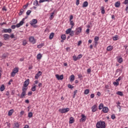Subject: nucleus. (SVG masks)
I'll use <instances>...</instances> for the list:
<instances>
[{
    "label": "nucleus",
    "mask_w": 128,
    "mask_h": 128,
    "mask_svg": "<svg viewBox=\"0 0 128 128\" xmlns=\"http://www.w3.org/2000/svg\"><path fill=\"white\" fill-rule=\"evenodd\" d=\"M96 108H98V106L96 105H94L92 106V112H94L96 111Z\"/></svg>",
    "instance_id": "nucleus-14"
},
{
    "label": "nucleus",
    "mask_w": 128,
    "mask_h": 128,
    "mask_svg": "<svg viewBox=\"0 0 128 128\" xmlns=\"http://www.w3.org/2000/svg\"><path fill=\"white\" fill-rule=\"evenodd\" d=\"M32 12V10H28L26 12V14H27V16H30V14Z\"/></svg>",
    "instance_id": "nucleus-43"
},
{
    "label": "nucleus",
    "mask_w": 128,
    "mask_h": 128,
    "mask_svg": "<svg viewBox=\"0 0 128 128\" xmlns=\"http://www.w3.org/2000/svg\"><path fill=\"white\" fill-rule=\"evenodd\" d=\"M81 116H82V118H81L80 120L81 122H84L85 120H86V116H84V114H82L81 115Z\"/></svg>",
    "instance_id": "nucleus-10"
},
{
    "label": "nucleus",
    "mask_w": 128,
    "mask_h": 128,
    "mask_svg": "<svg viewBox=\"0 0 128 128\" xmlns=\"http://www.w3.org/2000/svg\"><path fill=\"white\" fill-rule=\"evenodd\" d=\"M102 112L105 113L108 112V107H104L102 108Z\"/></svg>",
    "instance_id": "nucleus-17"
},
{
    "label": "nucleus",
    "mask_w": 128,
    "mask_h": 128,
    "mask_svg": "<svg viewBox=\"0 0 128 128\" xmlns=\"http://www.w3.org/2000/svg\"><path fill=\"white\" fill-rule=\"evenodd\" d=\"M42 54H38L37 55V60H40V58H42Z\"/></svg>",
    "instance_id": "nucleus-28"
},
{
    "label": "nucleus",
    "mask_w": 128,
    "mask_h": 128,
    "mask_svg": "<svg viewBox=\"0 0 128 128\" xmlns=\"http://www.w3.org/2000/svg\"><path fill=\"white\" fill-rule=\"evenodd\" d=\"M99 110H102V108H104V104L102 103H101L100 106H98Z\"/></svg>",
    "instance_id": "nucleus-31"
},
{
    "label": "nucleus",
    "mask_w": 128,
    "mask_h": 128,
    "mask_svg": "<svg viewBox=\"0 0 128 128\" xmlns=\"http://www.w3.org/2000/svg\"><path fill=\"white\" fill-rule=\"evenodd\" d=\"M4 40H10V35L8 34H4L3 35Z\"/></svg>",
    "instance_id": "nucleus-11"
},
{
    "label": "nucleus",
    "mask_w": 128,
    "mask_h": 128,
    "mask_svg": "<svg viewBox=\"0 0 128 128\" xmlns=\"http://www.w3.org/2000/svg\"><path fill=\"white\" fill-rule=\"evenodd\" d=\"M61 38L63 40H64L66 38V34L62 35Z\"/></svg>",
    "instance_id": "nucleus-33"
},
{
    "label": "nucleus",
    "mask_w": 128,
    "mask_h": 128,
    "mask_svg": "<svg viewBox=\"0 0 128 128\" xmlns=\"http://www.w3.org/2000/svg\"><path fill=\"white\" fill-rule=\"evenodd\" d=\"M30 84V79L26 80L24 82L22 86V88H26L27 86Z\"/></svg>",
    "instance_id": "nucleus-4"
},
{
    "label": "nucleus",
    "mask_w": 128,
    "mask_h": 128,
    "mask_svg": "<svg viewBox=\"0 0 128 128\" xmlns=\"http://www.w3.org/2000/svg\"><path fill=\"white\" fill-rule=\"evenodd\" d=\"M113 84H114V86H118V84H120V83L117 82H113Z\"/></svg>",
    "instance_id": "nucleus-46"
},
{
    "label": "nucleus",
    "mask_w": 128,
    "mask_h": 128,
    "mask_svg": "<svg viewBox=\"0 0 128 128\" xmlns=\"http://www.w3.org/2000/svg\"><path fill=\"white\" fill-rule=\"evenodd\" d=\"M96 128H106V122L104 121H99L96 124Z\"/></svg>",
    "instance_id": "nucleus-1"
},
{
    "label": "nucleus",
    "mask_w": 128,
    "mask_h": 128,
    "mask_svg": "<svg viewBox=\"0 0 128 128\" xmlns=\"http://www.w3.org/2000/svg\"><path fill=\"white\" fill-rule=\"evenodd\" d=\"M80 32H82V28L80 27L76 28L75 34H76V36H78Z\"/></svg>",
    "instance_id": "nucleus-7"
},
{
    "label": "nucleus",
    "mask_w": 128,
    "mask_h": 128,
    "mask_svg": "<svg viewBox=\"0 0 128 128\" xmlns=\"http://www.w3.org/2000/svg\"><path fill=\"white\" fill-rule=\"evenodd\" d=\"M2 32H4V33L8 32V34H10V32H12V29L11 28L4 29L2 30Z\"/></svg>",
    "instance_id": "nucleus-12"
},
{
    "label": "nucleus",
    "mask_w": 128,
    "mask_h": 128,
    "mask_svg": "<svg viewBox=\"0 0 128 128\" xmlns=\"http://www.w3.org/2000/svg\"><path fill=\"white\" fill-rule=\"evenodd\" d=\"M24 111H21L20 112V116H24Z\"/></svg>",
    "instance_id": "nucleus-57"
},
{
    "label": "nucleus",
    "mask_w": 128,
    "mask_h": 128,
    "mask_svg": "<svg viewBox=\"0 0 128 128\" xmlns=\"http://www.w3.org/2000/svg\"><path fill=\"white\" fill-rule=\"evenodd\" d=\"M34 6H40V4H38V0H36L34 2Z\"/></svg>",
    "instance_id": "nucleus-16"
},
{
    "label": "nucleus",
    "mask_w": 128,
    "mask_h": 128,
    "mask_svg": "<svg viewBox=\"0 0 128 128\" xmlns=\"http://www.w3.org/2000/svg\"><path fill=\"white\" fill-rule=\"evenodd\" d=\"M24 12V9H21L20 10V12L19 13V16H22V13Z\"/></svg>",
    "instance_id": "nucleus-41"
},
{
    "label": "nucleus",
    "mask_w": 128,
    "mask_h": 128,
    "mask_svg": "<svg viewBox=\"0 0 128 128\" xmlns=\"http://www.w3.org/2000/svg\"><path fill=\"white\" fill-rule=\"evenodd\" d=\"M101 12L102 14H104L105 11H104V7L102 6L101 7Z\"/></svg>",
    "instance_id": "nucleus-29"
},
{
    "label": "nucleus",
    "mask_w": 128,
    "mask_h": 128,
    "mask_svg": "<svg viewBox=\"0 0 128 128\" xmlns=\"http://www.w3.org/2000/svg\"><path fill=\"white\" fill-rule=\"evenodd\" d=\"M111 118H112V120H114V118H116V115H114V114H112L111 116Z\"/></svg>",
    "instance_id": "nucleus-50"
},
{
    "label": "nucleus",
    "mask_w": 128,
    "mask_h": 128,
    "mask_svg": "<svg viewBox=\"0 0 128 128\" xmlns=\"http://www.w3.org/2000/svg\"><path fill=\"white\" fill-rule=\"evenodd\" d=\"M128 4V0H125L124 2V4Z\"/></svg>",
    "instance_id": "nucleus-63"
},
{
    "label": "nucleus",
    "mask_w": 128,
    "mask_h": 128,
    "mask_svg": "<svg viewBox=\"0 0 128 128\" xmlns=\"http://www.w3.org/2000/svg\"><path fill=\"white\" fill-rule=\"evenodd\" d=\"M38 24V20H36V19H33L30 22V24L31 26H34V24Z\"/></svg>",
    "instance_id": "nucleus-9"
},
{
    "label": "nucleus",
    "mask_w": 128,
    "mask_h": 128,
    "mask_svg": "<svg viewBox=\"0 0 128 128\" xmlns=\"http://www.w3.org/2000/svg\"><path fill=\"white\" fill-rule=\"evenodd\" d=\"M72 18H74V16H72V15H71L70 18V21L72 20Z\"/></svg>",
    "instance_id": "nucleus-62"
},
{
    "label": "nucleus",
    "mask_w": 128,
    "mask_h": 128,
    "mask_svg": "<svg viewBox=\"0 0 128 128\" xmlns=\"http://www.w3.org/2000/svg\"><path fill=\"white\" fill-rule=\"evenodd\" d=\"M74 75L72 74L70 76V82H74Z\"/></svg>",
    "instance_id": "nucleus-26"
},
{
    "label": "nucleus",
    "mask_w": 128,
    "mask_h": 128,
    "mask_svg": "<svg viewBox=\"0 0 128 128\" xmlns=\"http://www.w3.org/2000/svg\"><path fill=\"white\" fill-rule=\"evenodd\" d=\"M59 112L61 114H64L66 112H70V108H62L59 110Z\"/></svg>",
    "instance_id": "nucleus-5"
},
{
    "label": "nucleus",
    "mask_w": 128,
    "mask_h": 128,
    "mask_svg": "<svg viewBox=\"0 0 128 128\" xmlns=\"http://www.w3.org/2000/svg\"><path fill=\"white\" fill-rule=\"evenodd\" d=\"M56 77L57 78V80H64L63 74H61L60 76L58 74H56Z\"/></svg>",
    "instance_id": "nucleus-6"
},
{
    "label": "nucleus",
    "mask_w": 128,
    "mask_h": 128,
    "mask_svg": "<svg viewBox=\"0 0 128 128\" xmlns=\"http://www.w3.org/2000/svg\"><path fill=\"white\" fill-rule=\"evenodd\" d=\"M90 97L91 98H94V94H92L90 96Z\"/></svg>",
    "instance_id": "nucleus-56"
},
{
    "label": "nucleus",
    "mask_w": 128,
    "mask_h": 128,
    "mask_svg": "<svg viewBox=\"0 0 128 128\" xmlns=\"http://www.w3.org/2000/svg\"><path fill=\"white\" fill-rule=\"evenodd\" d=\"M74 117L70 118V122H69L70 124H74Z\"/></svg>",
    "instance_id": "nucleus-21"
},
{
    "label": "nucleus",
    "mask_w": 128,
    "mask_h": 128,
    "mask_svg": "<svg viewBox=\"0 0 128 128\" xmlns=\"http://www.w3.org/2000/svg\"><path fill=\"white\" fill-rule=\"evenodd\" d=\"M112 48H112V46H108V48H107V50H108V52H110V50H112Z\"/></svg>",
    "instance_id": "nucleus-25"
},
{
    "label": "nucleus",
    "mask_w": 128,
    "mask_h": 128,
    "mask_svg": "<svg viewBox=\"0 0 128 128\" xmlns=\"http://www.w3.org/2000/svg\"><path fill=\"white\" fill-rule=\"evenodd\" d=\"M118 62H120V64L122 62V58H120L118 59Z\"/></svg>",
    "instance_id": "nucleus-37"
},
{
    "label": "nucleus",
    "mask_w": 128,
    "mask_h": 128,
    "mask_svg": "<svg viewBox=\"0 0 128 128\" xmlns=\"http://www.w3.org/2000/svg\"><path fill=\"white\" fill-rule=\"evenodd\" d=\"M72 32V28H68V29L66 32V34H70V32Z\"/></svg>",
    "instance_id": "nucleus-32"
},
{
    "label": "nucleus",
    "mask_w": 128,
    "mask_h": 128,
    "mask_svg": "<svg viewBox=\"0 0 128 128\" xmlns=\"http://www.w3.org/2000/svg\"><path fill=\"white\" fill-rule=\"evenodd\" d=\"M42 46H44V44H42L38 45V48H42Z\"/></svg>",
    "instance_id": "nucleus-44"
},
{
    "label": "nucleus",
    "mask_w": 128,
    "mask_h": 128,
    "mask_svg": "<svg viewBox=\"0 0 128 128\" xmlns=\"http://www.w3.org/2000/svg\"><path fill=\"white\" fill-rule=\"evenodd\" d=\"M42 72L40 71L38 72V73L35 76V78L36 80H38V78H40V76H42Z\"/></svg>",
    "instance_id": "nucleus-8"
},
{
    "label": "nucleus",
    "mask_w": 128,
    "mask_h": 128,
    "mask_svg": "<svg viewBox=\"0 0 128 128\" xmlns=\"http://www.w3.org/2000/svg\"><path fill=\"white\" fill-rule=\"evenodd\" d=\"M36 86H34L32 88V92H36Z\"/></svg>",
    "instance_id": "nucleus-35"
},
{
    "label": "nucleus",
    "mask_w": 128,
    "mask_h": 128,
    "mask_svg": "<svg viewBox=\"0 0 128 128\" xmlns=\"http://www.w3.org/2000/svg\"><path fill=\"white\" fill-rule=\"evenodd\" d=\"M29 40L30 42H32V44H34L36 42V41L34 40V36H31L29 38Z\"/></svg>",
    "instance_id": "nucleus-13"
},
{
    "label": "nucleus",
    "mask_w": 128,
    "mask_h": 128,
    "mask_svg": "<svg viewBox=\"0 0 128 128\" xmlns=\"http://www.w3.org/2000/svg\"><path fill=\"white\" fill-rule=\"evenodd\" d=\"M118 35H116L114 36H113L112 38L114 40H118Z\"/></svg>",
    "instance_id": "nucleus-40"
},
{
    "label": "nucleus",
    "mask_w": 128,
    "mask_h": 128,
    "mask_svg": "<svg viewBox=\"0 0 128 128\" xmlns=\"http://www.w3.org/2000/svg\"><path fill=\"white\" fill-rule=\"evenodd\" d=\"M12 72H15L16 74H17V72H18V68H15L13 70Z\"/></svg>",
    "instance_id": "nucleus-22"
},
{
    "label": "nucleus",
    "mask_w": 128,
    "mask_h": 128,
    "mask_svg": "<svg viewBox=\"0 0 128 128\" xmlns=\"http://www.w3.org/2000/svg\"><path fill=\"white\" fill-rule=\"evenodd\" d=\"M50 2V0H40L39 3L42 4V2Z\"/></svg>",
    "instance_id": "nucleus-36"
},
{
    "label": "nucleus",
    "mask_w": 128,
    "mask_h": 128,
    "mask_svg": "<svg viewBox=\"0 0 128 128\" xmlns=\"http://www.w3.org/2000/svg\"><path fill=\"white\" fill-rule=\"evenodd\" d=\"M14 76H16V73L12 71L11 73V76L14 77Z\"/></svg>",
    "instance_id": "nucleus-51"
},
{
    "label": "nucleus",
    "mask_w": 128,
    "mask_h": 128,
    "mask_svg": "<svg viewBox=\"0 0 128 128\" xmlns=\"http://www.w3.org/2000/svg\"><path fill=\"white\" fill-rule=\"evenodd\" d=\"M122 80V77L120 76L118 79L116 80V82H120V80Z\"/></svg>",
    "instance_id": "nucleus-52"
},
{
    "label": "nucleus",
    "mask_w": 128,
    "mask_h": 128,
    "mask_svg": "<svg viewBox=\"0 0 128 128\" xmlns=\"http://www.w3.org/2000/svg\"><path fill=\"white\" fill-rule=\"evenodd\" d=\"M90 94V90L86 89L84 91V94Z\"/></svg>",
    "instance_id": "nucleus-24"
},
{
    "label": "nucleus",
    "mask_w": 128,
    "mask_h": 128,
    "mask_svg": "<svg viewBox=\"0 0 128 128\" xmlns=\"http://www.w3.org/2000/svg\"><path fill=\"white\" fill-rule=\"evenodd\" d=\"M28 3H27V4L24 6L23 8L24 10H26V8H28Z\"/></svg>",
    "instance_id": "nucleus-47"
},
{
    "label": "nucleus",
    "mask_w": 128,
    "mask_h": 128,
    "mask_svg": "<svg viewBox=\"0 0 128 128\" xmlns=\"http://www.w3.org/2000/svg\"><path fill=\"white\" fill-rule=\"evenodd\" d=\"M88 6V2L86 1H85L83 2L82 8H86Z\"/></svg>",
    "instance_id": "nucleus-15"
},
{
    "label": "nucleus",
    "mask_w": 128,
    "mask_h": 128,
    "mask_svg": "<svg viewBox=\"0 0 128 128\" xmlns=\"http://www.w3.org/2000/svg\"><path fill=\"white\" fill-rule=\"evenodd\" d=\"M70 36H74V31H71L70 33Z\"/></svg>",
    "instance_id": "nucleus-34"
},
{
    "label": "nucleus",
    "mask_w": 128,
    "mask_h": 128,
    "mask_svg": "<svg viewBox=\"0 0 128 128\" xmlns=\"http://www.w3.org/2000/svg\"><path fill=\"white\" fill-rule=\"evenodd\" d=\"M32 91L28 92V96H32Z\"/></svg>",
    "instance_id": "nucleus-61"
},
{
    "label": "nucleus",
    "mask_w": 128,
    "mask_h": 128,
    "mask_svg": "<svg viewBox=\"0 0 128 128\" xmlns=\"http://www.w3.org/2000/svg\"><path fill=\"white\" fill-rule=\"evenodd\" d=\"M100 40V38H98V36H95L94 38V42H98V40Z\"/></svg>",
    "instance_id": "nucleus-45"
},
{
    "label": "nucleus",
    "mask_w": 128,
    "mask_h": 128,
    "mask_svg": "<svg viewBox=\"0 0 128 128\" xmlns=\"http://www.w3.org/2000/svg\"><path fill=\"white\" fill-rule=\"evenodd\" d=\"M116 94H118V96H124L122 92L120 91L117 92Z\"/></svg>",
    "instance_id": "nucleus-30"
},
{
    "label": "nucleus",
    "mask_w": 128,
    "mask_h": 128,
    "mask_svg": "<svg viewBox=\"0 0 128 128\" xmlns=\"http://www.w3.org/2000/svg\"><path fill=\"white\" fill-rule=\"evenodd\" d=\"M28 90V88H22V93L20 95V98H22L24 96H26V90Z\"/></svg>",
    "instance_id": "nucleus-3"
},
{
    "label": "nucleus",
    "mask_w": 128,
    "mask_h": 128,
    "mask_svg": "<svg viewBox=\"0 0 128 128\" xmlns=\"http://www.w3.org/2000/svg\"><path fill=\"white\" fill-rule=\"evenodd\" d=\"M86 34H90V29L89 28L86 29Z\"/></svg>",
    "instance_id": "nucleus-64"
},
{
    "label": "nucleus",
    "mask_w": 128,
    "mask_h": 128,
    "mask_svg": "<svg viewBox=\"0 0 128 128\" xmlns=\"http://www.w3.org/2000/svg\"><path fill=\"white\" fill-rule=\"evenodd\" d=\"M54 33L52 32L49 36L50 40H52V38H54Z\"/></svg>",
    "instance_id": "nucleus-23"
},
{
    "label": "nucleus",
    "mask_w": 128,
    "mask_h": 128,
    "mask_svg": "<svg viewBox=\"0 0 128 128\" xmlns=\"http://www.w3.org/2000/svg\"><path fill=\"white\" fill-rule=\"evenodd\" d=\"M82 58V54H79V55L78 56V57H77V58H78H78Z\"/></svg>",
    "instance_id": "nucleus-55"
},
{
    "label": "nucleus",
    "mask_w": 128,
    "mask_h": 128,
    "mask_svg": "<svg viewBox=\"0 0 128 128\" xmlns=\"http://www.w3.org/2000/svg\"><path fill=\"white\" fill-rule=\"evenodd\" d=\"M91 72H92V70H90V68H88L87 70L88 74H90Z\"/></svg>",
    "instance_id": "nucleus-54"
},
{
    "label": "nucleus",
    "mask_w": 128,
    "mask_h": 128,
    "mask_svg": "<svg viewBox=\"0 0 128 128\" xmlns=\"http://www.w3.org/2000/svg\"><path fill=\"white\" fill-rule=\"evenodd\" d=\"M13 113H14V110H12V109L10 110L8 112V116H12Z\"/></svg>",
    "instance_id": "nucleus-18"
},
{
    "label": "nucleus",
    "mask_w": 128,
    "mask_h": 128,
    "mask_svg": "<svg viewBox=\"0 0 128 128\" xmlns=\"http://www.w3.org/2000/svg\"><path fill=\"white\" fill-rule=\"evenodd\" d=\"M20 128V124H18V122H15L14 124V128Z\"/></svg>",
    "instance_id": "nucleus-20"
},
{
    "label": "nucleus",
    "mask_w": 128,
    "mask_h": 128,
    "mask_svg": "<svg viewBox=\"0 0 128 128\" xmlns=\"http://www.w3.org/2000/svg\"><path fill=\"white\" fill-rule=\"evenodd\" d=\"M114 6L116 8H120V2H117L115 3Z\"/></svg>",
    "instance_id": "nucleus-19"
},
{
    "label": "nucleus",
    "mask_w": 128,
    "mask_h": 128,
    "mask_svg": "<svg viewBox=\"0 0 128 128\" xmlns=\"http://www.w3.org/2000/svg\"><path fill=\"white\" fill-rule=\"evenodd\" d=\"M68 88H70L71 90L72 88H74V86L70 84H68Z\"/></svg>",
    "instance_id": "nucleus-42"
},
{
    "label": "nucleus",
    "mask_w": 128,
    "mask_h": 128,
    "mask_svg": "<svg viewBox=\"0 0 128 128\" xmlns=\"http://www.w3.org/2000/svg\"><path fill=\"white\" fill-rule=\"evenodd\" d=\"M80 4V0H76V6H78Z\"/></svg>",
    "instance_id": "nucleus-58"
},
{
    "label": "nucleus",
    "mask_w": 128,
    "mask_h": 128,
    "mask_svg": "<svg viewBox=\"0 0 128 128\" xmlns=\"http://www.w3.org/2000/svg\"><path fill=\"white\" fill-rule=\"evenodd\" d=\"M11 28L12 30H14V28H18V27L16 26V25H12L11 26ZM18 28H20V27H18Z\"/></svg>",
    "instance_id": "nucleus-48"
},
{
    "label": "nucleus",
    "mask_w": 128,
    "mask_h": 128,
    "mask_svg": "<svg viewBox=\"0 0 128 128\" xmlns=\"http://www.w3.org/2000/svg\"><path fill=\"white\" fill-rule=\"evenodd\" d=\"M28 118H32V112H28Z\"/></svg>",
    "instance_id": "nucleus-39"
},
{
    "label": "nucleus",
    "mask_w": 128,
    "mask_h": 128,
    "mask_svg": "<svg viewBox=\"0 0 128 128\" xmlns=\"http://www.w3.org/2000/svg\"><path fill=\"white\" fill-rule=\"evenodd\" d=\"M72 58L74 62H76V60H78V57H76V56H72Z\"/></svg>",
    "instance_id": "nucleus-38"
},
{
    "label": "nucleus",
    "mask_w": 128,
    "mask_h": 128,
    "mask_svg": "<svg viewBox=\"0 0 128 128\" xmlns=\"http://www.w3.org/2000/svg\"><path fill=\"white\" fill-rule=\"evenodd\" d=\"M26 18H28V16H26L24 18H23L22 19V21H20V23L16 24V27L20 28V26H22V24H24V20H26Z\"/></svg>",
    "instance_id": "nucleus-2"
},
{
    "label": "nucleus",
    "mask_w": 128,
    "mask_h": 128,
    "mask_svg": "<svg viewBox=\"0 0 128 128\" xmlns=\"http://www.w3.org/2000/svg\"><path fill=\"white\" fill-rule=\"evenodd\" d=\"M70 24L71 26H74V21L70 20Z\"/></svg>",
    "instance_id": "nucleus-49"
},
{
    "label": "nucleus",
    "mask_w": 128,
    "mask_h": 128,
    "mask_svg": "<svg viewBox=\"0 0 128 128\" xmlns=\"http://www.w3.org/2000/svg\"><path fill=\"white\" fill-rule=\"evenodd\" d=\"M26 44H27L26 40H24L23 41V43H22L23 46H26Z\"/></svg>",
    "instance_id": "nucleus-53"
},
{
    "label": "nucleus",
    "mask_w": 128,
    "mask_h": 128,
    "mask_svg": "<svg viewBox=\"0 0 128 128\" xmlns=\"http://www.w3.org/2000/svg\"><path fill=\"white\" fill-rule=\"evenodd\" d=\"M0 92H4V85L2 84L0 88Z\"/></svg>",
    "instance_id": "nucleus-27"
},
{
    "label": "nucleus",
    "mask_w": 128,
    "mask_h": 128,
    "mask_svg": "<svg viewBox=\"0 0 128 128\" xmlns=\"http://www.w3.org/2000/svg\"><path fill=\"white\" fill-rule=\"evenodd\" d=\"M10 37L11 38H14V34H12Z\"/></svg>",
    "instance_id": "nucleus-60"
},
{
    "label": "nucleus",
    "mask_w": 128,
    "mask_h": 128,
    "mask_svg": "<svg viewBox=\"0 0 128 128\" xmlns=\"http://www.w3.org/2000/svg\"><path fill=\"white\" fill-rule=\"evenodd\" d=\"M117 107L118 108V109H119V112H120V110H122V108H121V107H120V105H118V106H117Z\"/></svg>",
    "instance_id": "nucleus-59"
}]
</instances>
